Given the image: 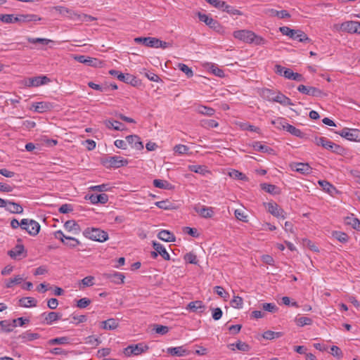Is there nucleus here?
I'll return each mask as SVG.
<instances>
[{
  "mask_svg": "<svg viewBox=\"0 0 360 360\" xmlns=\"http://www.w3.org/2000/svg\"><path fill=\"white\" fill-rule=\"evenodd\" d=\"M297 90L299 92L314 97H326L328 96V94L322 90H321L319 88L314 87V86H305L304 84H300L297 87Z\"/></svg>",
  "mask_w": 360,
  "mask_h": 360,
  "instance_id": "6",
  "label": "nucleus"
},
{
  "mask_svg": "<svg viewBox=\"0 0 360 360\" xmlns=\"http://www.w3.org/2000/svg\"><path fill=\"white\" fill-rule=\"evenodd\" d=\"M0 20L5 23L18 22V16L13 14H4L0 15Z\"/></svg>",
  "mask_w": 360,
  "mask_h": 360,
  "instance_id": "47",
  "label": "nucleus"
},
{
  "mask_svg": "<svg viewBox=\"0 0 360 360\" xmlns=\"http://www.w3.org/2000/svg\"><path fill=\"white\" fill-rule=\"evenodd\" d=\"M64 227L68 231H74L75 233L80 231L79 225L75 220H68L65 223Z\"/></svg>",
  "mask_w": 360,
  "mask_h": 360,
  "instance_id": "35",
  "label": "nucleus"
},
{
  "mask_svg": "<svg viewBox=\"0 0 360 360\" xmlns=\"http://www.w3.org/2000/svg\"><path fill=\"white\" fill-rule=\"evenodd\" d=\"M268 211L276 217L285 218V212L275 202H269L267 204Z\"/></svg>",
  "mask_w": 360,
  "mask_h": 360,
  "instance_id": "15",
  "label": "nucleus"
},
{
  "mask_svg": "<svg viewBox=\"0 0 360 360\" xmlns=\"http://www.w3.org/2000/svg\"><path fill=\"white\" fill-rule=\"evenodd\" d=\"M271 124L275 125L278 129H283L285 130V125L288 124V122L285 118L278 117L277 119L272 120Z\"/></svg>",
  "mask_w": 360,
  "mask_h": 360,
  "instance_id": "53",
  "label": "nucleus"
},
{
  "mask_svg": "<svg viewBox=\"0 0 360 360\" xmlns=\"http://www.w3.org/2000/svg\"><path fill=\"white\" fill-rule=\"evenodd\" d=\"M188 169L195 173L202 174H204L206 172H207L206 170V167L205 166L199 165H188Z\"/></svg>",
  "mask_w": 360,
  "mask_h": 360,
  "instance_id": "54",
  "label": "nucleus"
},
{
  "mask_svg": "<svg viewBox=\"0 0 360 360\" xmlns=\"http://www.w3.org/2000/svg\"><path fill=\"white\" fill-rule=\"evenodd\" d=\"M231 304L234 308L241 309L243 305V300L241 297L234 296L231 301Z\"/></svg>",
  "mask_w": 360,
  "mask_h": 360,
  "instance_id": "57",
  "label": "nucleus"
},
{
  "mask_svg": "<svg viewBox=\"0 0 360 360\" xmlns=\"http://www.w3.org/2000/svg\"><path fill=\"white\" fill-rule=\"evenodd\" d=\"M178 67L180 70L185 73L188 78L192 77L193 75V70L188 65L184 63H179Z\"/></svg>",
  "mask_w": 360,
  "mask_h": 360,
  "instance_id": "58",
  "label": "nucleus"
},
{
  "mask_svg": "<svg viewBox=\"0 0 360 360\" xmlns=\"http://www.w3.org/2000/svg\"><path fill=\"white\" fill-rule=\"evenodd\" d=\"M279 31L283 34L288 36L290 39L297 40L300 42H310L311 39L307 35L300 30H292L288 27H279Z\"/></svg>",
  "mask_w": 360,
  "mask_h": 360,
  "instance_id": "2",
  "label": "nucleus"
},
{
  "mask_svg": "<svg viewBox=\"0 0 360 360\" xmlns=\"http://www.w3.org/2000/svg\"><path fill=\"white\" fill-rule=\"evenodd\" d=\"M197 111L202 115H205L208 116H212L215 112V110L213 108L204 105L199 106L198 108Z\"/></svg>",
  "mask_w": 360,
  "mask_h": 360,
  "instance_id": "52",
  "label": "nucleus"
},
{
  "mask_svg": "<svg viewBox=\"0 0 360 360\" xmlns=\"http://www.w3.org/2000/svg\"><path fill=\"white\" fill-rule=\"evenodd\" d=\"M126 141L131 148L141 150L143 148V144L141 141L140 137L137 135H129L126 137Z\"/></svg>",
  "mask_w": 360,
  "mask_h": 360,
  "instance_id": "16",
  "label": "nucleus"
},
{
  "mask_svg": "<svg viewBox=\"0 0 360 360\" xmlns=\"http://www.w3.org/2000/svg\"><path fill=\"white\" fill-rule=\"evenodd\" d=\"M199 20L201 22H205L207 26L210 28L213 29L216 32L219 33H222L224 31L223 27L219 24V22L213 19L212 18L209 17L206 14L201 13L198 12L197 13Z\"/></svg>",
  "mask_w": 360,
  "mask_h": 360,
  "instance_id": "9",
  "label": "nucleus"
},
{
  "mask_svg": "<svg viewBox=\"0 0 360 360\" xmlns=\"http://www.w3.org/2000/svg\"><path fill=\"white\" fill-rule=\"evenodd\" d=\"M6 210L13 214H21L23 212L22 207L17 202L8 200Z\"/></svg>",
  "mask_w": 360,
  "mask_h": 360,
  "instance_id": "25",
  "label": "nucleus"
},
{
  "mask_svg": "<svg viewBox=\"0 0 360 360\" xmlns=\"http://www.w3.org/2000/svg\"><path fill=\"white\" fill-rule=\"evenodd\" d=\"M89 198L93 204H96L98 202L105 204L108 201V196L105 193L91 194Z\"/></svg>",
  "mask_w": 360,
  "mask_h": 360,
  "instance_id": "26",
  "label": "nucleus"
},
{
  "mask_svg": "<svg viewBox=\"0 0 360 360\" xmlns=\"http://www.w3.org/2000/svg\"><path fill=\"white\" fill-rule=\"evenodd\" d=\"M295 322L298 326H304L311 325L312 323V320L310 318L305 316H297L295 319Z\"/></svg>",
  "mask_w": 360,
  "mask_h": 360,
  "instance_id": "43",
  "label": "nucleus"
},
{
  "mask_svg": "<svg viewBox=\"0 0 360 360\" xmlns=\"http://www.w3.org/2000/svg\"><path fill=\"white\" fill-rule=\"evenodd\" d=\"M0 326L2 332L9 333L13 331V328L16 327V324L13 323V321H0Z\"/></svg>",
  "mask_w": 360,
  "mask_h": 360,
  "instance_id": "37",
  "label": "nucleus"
},
{
  "mask_svg": "<svg viewBox=\"0 0 360 360\" xmlns=\"http://www.w3.org/2000/svg\"><path fill=\"white\" fill-rule=\"evenodd\" d=\"M69 343H70V338L66 336L51 339L48 341V344L49 345H67Z\"/></svg>",
  "mask_w": 360,
  "mask_h": 360,
  "instance_id": "41",
  "label": "nucleus"
},
{
  "mask_svg": "<svg viewBox=\"0 0 360 360\" xmlns=\"http://www.w3.org/2000/svg\"><path fill=\"white\" fill-rule=\"evenodd\" d=\"M330 354L337 359H341L343 356L342 352L338 346H332L330 348Z\"/></svg>",
  "mask_w": 360,
  "mask_h": 360,
  "instance_id": "64",
  "label": "nucleus"
},
{
  "mask_svg": "<svg viewBox=\"0 0 360 360\" xmlns=\"http://www.w3.org/2000/svg\"><path fill=\"white\" fill-rule=\"evenodd\" d=\"M148 349V347L143 343H139L136 345H131L124 349V354L126 356L131 355H139Z\"/></svg>",
  "mask_w": 360,
  "mask_h": 360,
  "instance_id": "10",
  "label": "nucleus"
},
{
  "mask_svg": "<svg viewBox=\"0 0 360 360\" xmlns=\"http://www.w3.org/2000/svg\"><path fill=\"white\" fill-rule=\"evenodd\" d=\"M41 18L35 14H26L18 16V22H29L41 20Z\"/></svg>",
  "mask_w": 360,
  "mask_h": 360,
  "instance_id": "33",
  "label": "nucleus"
},
{
  "mask_svg": "<svg viewBox=\"0 0 360 360\" xmlns=\"http://www.w3.org/2000/svg\"><path fill=\"white\" fill-rule=\"evenodd\" d=\"M195 211L198 213L202 217L211 218L214 215L213 208L205 206L195 205L194 207Z\"/></svg>",
  "mask_w": 360,
  "mask_h": 360,
  "instance_id": "18",
  "label": "nucleus"
},
{
  "mask_svg": "<svg viewBox=\"0 0 360 360\" xmlns=\"http://www.w3.org/2000/svg\"><path fill=\"white\" fill-rule=\"evenodd\" d=\"M83 235L92 240L104 242L108 239V234L106 231L98 228H86L83 231Z\"/></svg>",
  "mask_w": 360,
  "mask_h": 360,
  "instance_id": "3",
  "label": "nucleus"
},
{
  "mask_svg": "<svg viewBox=\"0 0 360 360\" xmlns=\"http://www.w3.org/2000/svg\"><path fill=\"white\" fill-rule=\"evenodd\" d=\"M23 279L24 278L22 276L18 275V276H15L13 278L7 280V281H6V284H5L6 288H11L15 284H20L22 282Z\"/></svg>",
  "mask_w": 360,
  "mask_h": 360,
  "instance_id": "45",
  "label": "nucleus"
},
{
  "mask_svg": "<svg viewBox=\"0 0 360 360\" xmlns=\"http://www.w3.org/2000/svg\"><path fill=\"white\" fill-rule=\"evenodd\" d=\"M342 137L351 141L360 142V130L345 127L340 131L337 132Z\"/></svg>",
  "mask_w": 360,
  "mask_h": 360,
  "instance_id": "11",
  "label": "nucleus"
},
{
  "mask_svg": "<svg viewBox=\"0 0 360 360\" xmlns=\"http://www.w3.org/2000/svg\"><path fill=\"white\" fill-rule=\"evenodd\" d=\"M25 252V248L23 245L18 244L15 247L8 252V255L12 259H17Z\"/></svg>",
  "mask_w": 360,
  "mask_h": 360,
  "instance_id": "27",
  "label": "nucleus"
},
{
  "mask_svg": "<svg viewBox=\"0 0 360 360\" xmlns=\"http://www.w3.org/2000/svg\"><path fill=\"white\" fill-rule=\"evenodd\" d=\"M187 309L193 312L202 313L205 309V306L203 304L202 301L196 300L191 302L186 307Z\"/></svg>",
  "mask_w": 360,
  "mask_h": 360,
  "instance_id": "21",
  "label": "nucleus"
},
{
  "mask_svg": "<svg viewBox=\"0 0 360 360\" xmlns=\"http://www.w3.org/2000/svg\"><path fill=\"white\" fill-rule=\"evenodd\" d=\"M261 188L262 190L271 194L277 193L278 188L275 185L269 184H262Z\"/></svg>",
  "mask_w": 360,
  "mask_h": 360,
  "instance_id": "55",
  "label": "nucleus"
},
{
  "mask_svg": "<svg viewBox=\"0 0 360 360\" xmlns=\"http://www.w3.org/2000/svg\"><path fill=\"white\" fill-rule=\"evenodd\" d=\"M283 335L281 332H274L271 330L265 331L262 336L264 339L266 340H274L276 338H278Z\"/></svg>",
  "mask_w": 360,
  "mask_h": 360,
  "instance_id": "49",
  "label": "nucleus"
},
{
  "mask_svg": "<svg viewBox=\"0 0 360 360\" xmlns=\"http://www.w3.org/2000/svg\"><path fill=\"white\" fill-rule=\"evenodd\" d=\"M184 259L190 264H196L198 263L197 256L193 252L186 253L184 255Z\"/></svg>",
  "mask_w": 360,
  "mask_h": 360,
  "instance_id": "62",
  "label": "nucleus"
},
{
  "mask_svg": "<svg viewBox=\"0 0 360 360\" xmlns=\"http://www.w3.org/2000/svg\"><path fill=\"white\" fill-rule=\"evenodd\" d=\"M34 110L37 112H44L50 108V104L46 102H38L34 105Z\"/></svg>",
  "mask_w": 360,
  "mask_h": 360,
  "instance_id": "48",
  "label": "nucleus"
},
{
  "mask_svg": "<svg viewBox=\"0 0 360 360\" xmlns=\"http://www.w3.org/2000/svg\"><path fill=\"white\" fill-rule=\"evenodd\" d=\"M314 142L317 146H321L323 148L338 154H342L344 151L342 146L330 141L326 137H315Z\"/></svg>",
  "mask_w": 360,
  "mask_h": 360,
  "instance_id": "4",
  "label": "nucleus"
},
{
  "mask_svg": "<svg viewBox=\"0 0 360 360\" xmlns=\"http://www.w3.org/2000/svg\"><path fill=\"white\" fill-rule=\"evenodd\" d=\"M63 243L70 248H75L80 245V242L77 238L70 236L65 238V240Z\"/></svg>",
  "mask_w": 360,
  "mask_h": 360,
  "instance_id": "44",
  "label": "nucleus"
},
{
  "mask_svg": "<svg viewBox=\"0 0 360 360\" xmlns=\"http://www.w3.org/2000/svg\"><path fill=\"white\" fill-rule=\"evenodd\" d=\"M234 214L237 219L244 222L248 221V216L245 214L243 210L240 209L236 210Z\"/></svg>",
  "mask_w": 360,
  "mask_h": 360,
  "instance_id": "63",
  "label": "nucleus"
},
{
  "mask_svg": "<svg viewBox=\"0 0 360 360\" xmlns=\"http://www.w3.org/2000/svg\"><path fill=\"white\" fill-rule=\"evenodd\" d=\"M136 44H142L148 47L155 48V43H157V38L155 37H136L134 39Z\"/></svg>",
  "mask_w": 360,
  "mask_h": 360,
  "instance_id": "19",
  "label": "nucleus"
},
{
  "mask_svg": "<svg viewBox=\"0 0 360 360\" xmlns=\"http://www.w3.org/2000/svg\"><path fill=\"white\" fill-rule=\"evenodd\" d=\"M105 278L110 280L111 282L116 284H122L124 282L125 276L120 272H114L105 274Z\"/></svg>",
  "mask_w": 360,
  "mask_h": 360,
  "instance_id": "20",
  "label": "nucleus"
},
{
  "mask_svg": "<svg viewBox=\"0 0 360 360\" xmlns=\"http://www.w3.org/2000/svg\"><path fill=\"white\" fill-rule=\"evenodd\" d=\"M285 130L295 136L300 138L304 137V133L300 129L288 123L285 125Z\"/></svg>",
  "mask_w": 360,
  "mask_h": 360,
  "instance_id": "39",
  "label": "nucleus"
},
{
  "mask_svg": "<svg viewBox=\"0 0 360 360\" xmlns=\"http://www.w3.org/2000/svg\"><path fill=\"white\" fill-rule=\"evenodd\" d=\"M264 94L268 97L269 100H271L274 102L278 103L283 105H292L293 103L291 100L281 93H278L276 96H273L274 94L271 90L266 89L264 91Z\"/></svg>",
  "mask_w": 360,
  "mask_h": 360,
  "instance_id": "8",
  "label": "nucleus"
},
{
  "mask_svg": "<svg viewBox=\"0 0 360 360\" xmlns=\"http://www.w3.org/2000/svg\"><path fill=\"white\" fill-rule=\"evenodd\" d=\"M153 185L154 186L159 188H163V189H171L172 185L165 180H161V179H155L153 180Z\"/></svg>",
  "mask_w": 360,
  "mask_h": 360,
  "instance_id": "46",
  "label": "nucleus"
},
{
  "mask_svg": "<svg viewBox=\"0 0 360 360\" xmlns=\"http://www.w3.org/2000/svg\"><path fill=\"white\" fill-rule=\"evenodd\" d=\"M52 9L58 11L61 15L68 16L70 18H73L74 16L77 15V14L71 9H69L67 7L57 6L52 8Z\"/></svg>",
  "mask_w": 360,
  "mask_h": 360,
  "instance_id": "28",
  "label": "nucleus"
},
{
  "mask_svg": "<svg viewBox=\"0 0 360 360\" xmlns=\"http://www.w3.org/2000/svg\"><path fill=\"white\" fill-rule=\"evenodd\" d=\"M292 168L297 172L302 174H307L311 172V168L307 163H296Z\"/></svg>",
  "mask_w": 360,
  "mask_h": 360,
  "instance_id": "30",
  "label": "nucleus"
},
{
  "mask_svg": "<svg viewBox=\"0 0 360 360\" xmlns=\"http://www.w3.org/2000/svg\"><path fill=\"white\" fill-rule=\"evenodd\" d=\"M20 305L23 307H30L37 306V300L30 297H22L19 300Z\"/></svg>",
  "mask_w": 360,
  "mask_h": 360,
  "instance_id": "36",
  "label": "nucleus"
},
{
  "mask_svg": "<svg viewBox=\"0 0 360 360\" xmlns=\"http://www.w3.org/2000/svg\"><path fill=\"white\" fill-rule=\"evenodd\" d=\"M228 347L233 351H234L236 348L242 352H248L250 349L249 345L240 340H238L236 344L228 345Z\"/></svg>",
  "mask_w": 360,
  "mask_h": 360,
  "instance_id": "32",
  "label": "nucleus"
},
{
  "mask_svg": "<svg viewBox=\"0 0 360 360\" xmlns=\"http://www.w3.org/2000/svg\"><path fill=\"white\" fill-rule=\"evenodd\" d=\"M252 147L254 149L257 151L268 153V154H273L274 153V149L271 148L262 144L259 141H255L252 143Z\"/></svg>",
  "mask_w": 360,
  "mask_h": 360,
  "instance_id": "31",
  "label": "nucleus"
},
{
  "mask_svg": "<svg viewBox=\"0 0 360 360\" xmlns=\"http://www.w3.org/2000/svg\"><path fill=\"white\" fill-rule=\"evenodd\" d=\"M101 325L105 330H115L118 327L119 321L115 319H108L102 321Z\"/></svg>",
  "mask_w": 360,
  "mask_h": 360,
  "instance_id": "29",
  "label": "nucleus"
},
{
  "mask_svg": "<svg viewBox=\"0 0 360 360\" xmlns=\"http://www.w3.org/2000/svg\"><path fill=\"white\" fill-rule=\"evenodd\" d=\"M345 223L348 225H351L353 229L360 231V220L355 217H346L345 219Z\"/></svg>",
  "mask_w": 360,
  "mask_h": 360,
  "instance_id": "42",
  "label": "nucleus"
},
{
  "mask_svg": "<svg viewBox=\"0 0 360 360\" xmlns=\"http://www.w3.org/2000/svg\"><path fill=\"white\" fill-rule=\"evenodd\" d=\"M158 238L165 242H175L176 237L173 233L167 230H162L158 234Z\"/></svg>",
  "mask_w": 360,
  "mask_h": 360,
  "instance_id": "24",
  "label": "nucleus"
},
{
  "mask_svg": "<svg viewBox=\"0 0 360 360\" xmlns=\"http://www.w3.org/2000/svg\"><path fill=\"white\" fill-rule=\"evenodd\" d=\"M50 82V79L46 76H37L34 77H30L25 80V85L30 86H39L43 84H46Z\"/></svg>",
  "mask_w": 360,
  "mask_h": 360,
  "instance_id": "14",
  "label": "nucleus"
},
{
  "mask_svg": "<svg viewBox=\"0 0 360 360\" xmlns=\"http://www.w3.org/2000/svg\"><path fill=\"white\" fill-rule=\"evenodd\" d=\"M129 161L127 159L122 158L120 156H110L107 157L103 160V164L106 167L119 168L125 166L128 164Z\"/></svg>",
  "mask_w": 360,
  "mask_h": 360,
  "instance_id": "7",
  "label": "nucleus"
},
{
  "mask_svg": "<svg viewBox=\"0 0 360 360\" xmlns=\"http://www.w3.org/2000/svg\"><path fill=\"white\" fill-rule=\"evenodd\" d=\"M339 30L349 34H360V22L349 20L340 25Z\"/></svg>",
  "mask_w": 360,
  "mask_h": 360,
  "instance_id": "12",
  "label": "nucleus"
},
{
  "mask_svg": "<svg viewBox=\"0 0 360 360\" xmlns=\"http://www.w3.org/2000/svg\"><path fill=\"white\" fill-rule=\"evenodd\" d=\"M153 248H154L155 250L158 252V255H160L164 259H170L169 254L167 252L166 249L162 244L153 241Z\"/></svg>",
  "mask_w": 360,
  "mask_h": 360,
  "instance_id": "22",
  "label": "nucleus"
},
{
  "mask_svg": "<svg viewBox=\"0 0 360 360\" xmlns=\"http://www.w3.org/2000/svg\"><path fill=\"white\" fill-rule=\"evenodd\" d=\"M200 124L202 127L207 129L215 128L219 126L218 122L214 120L205 119L201 120Z\"/></svg>",
  "mask_w": 360,
  "mask_h": 360,
  "instance_id": "51",
  "label": "nucleus"
},
{
  "mask_svg": "<svg viewBox=\"0 0 360 360\" xmlns=\"http://www.w3.org/2000/svg\"><path fill=\"white\" fill-rule=\"evenodd\" d=\"M155 205L163 210H170L172 207V203L168 200L155 202Z\"/></svg>",
  "mask_w": 360,
  "mask_h": 360,
  "instance_id": "60",
  "label": "nucleus"
},
{
  "mask_svg": "<svg viewBox=\"0 0 360 360\" xmlns=\"http://www.w3.org/2000/svg\"><path fill=\"white\" fill-rule=\"evenodd\" d=\"M110 75L116 77L120 81L127 84H130L133 86H136L138 83V80L136 77L130 74H123L115 70H110L109 71Z\"/></svg>",
  "mask_w": 360,
  "mask_h": 360,
  "instance_id": "13",
  "label": "nucleus"
},
{
  "mask_svg": "<svg viewBox=\"0 0 360 360\" xmlns=\"http://www.w3.org/2000/svg\"><path fill=\"white\" fill-rule=\"evenodd\" d=\"M318 183L323 191H325L331 195H333L334 194L338 192L336 188L327 181L319 180Z\"/></svg>",
  "mask_w": 360,
  "mask_h": 360,
  "instance_id": "23",
  "label": "nucleus"
},
{
  "mask_svg": "<svg viewBox=\"0 0 360 360\" xmlns=\"http://www.w3.org/2000/svg\"><path fill=\"white\" fill-rule=\"evenodd\" d=\"M105 125L108 129H113L117 131H122L124 129V125L122 123L116 121V120H105Z\"/></svg>",
  "mask_w": 360,
  "mask_h": 360,
  "instance_id": "34",
  "label": "nucleus"
},
{
  "mask_svg": "<svg viewBox=\"0 0 360 360\" xmlns=\"http://www.w3.org/2000/svg\"><path fill=\"white\" fill-rule=\"evenodd\" d=\"M233 37L243 42L254 44L255 45H264L266 40L261 36L256 34L254 32L248 30H240L233 32Z\"/></svg>",
  "mask_w": 360,
  "mask_h": 360,
  "instance_id": "1",
  "label": "nucleus"
},
{
  "mask_svg": "<svg viewBox=\"0 0 360 360\" xmlns=\"http://www.w3.org/2000/svg\"><path fill=\"white\" fill-rule=\"evenodd\" d=\"M21 229L25 230L30 236H35L39 233L41 226L34 219H22Z\"/></svg>",
  "mask_w": 360,
  "mask_h": 360,
  "instance_id": "5",
  "label": "nucleus"
},
{
  "mask_svg": "<svg viewBox=\"0 0 360 360\" xmlns=\"http://www.w3.org/2000/svg\"><path fill=\"white\" fill-rule=\"evenodd\" d=\"M167 352L172 356H183L187 352L183 347H169L167 349Z\"/></svg>",
  "mask_w": 360,
  "mask_h": 360,
  "instance_id": "38",
  "label": "nucleus"
},
{
  "mask_svg": "<svg viewBox=\"0 0 360 360\" xmlns=\"http://www.w3.org/2000/svg\"><path fill=\"white\" fill-rule=\"evenodd\" d=\"M262 308L263 310L271 313H276L278 310V307L274 303H264L262 304Z\"/></svg>",
  "mask_w": 360,
  "mask_h": 360,
  "instance_id": "56",
  "label": "nucleus"
},
{
  "mask_svg": "<svg viewBox=\"0 0 360 360\" xmlns=\"http://www.w3.org/2000/svg\"><path fill=\"white\" fill-rule=\"evenodd\" d=\"M41 316L44 317L43 322L44 323L47 325H51L53 322L60 320L62 314L57 312L51 311L47 314L43 313Z\"/></svg>",
  "mask_w": 360,
  "mask_h": 360,
  "instance_id": "17",
  "label": "nucleus"
},
{
  "mask_svg": "<svg viewBox=\"0 0 360 360\" xmlns=\"http://www.w3.org/2000/svg\"><path fill=\"white\" fill-rule=\"evenodd\" d=\"M333 236L342 243H347L349 240V236L345 233L341 231H334Z\"/></svg>",
  "mask_w": 360,
  "mask_h": 360,
  "instance_id": "50",
  "label": "nucleus"
},
{
  "mask_svg": "<svg viewBox=\"0 0 360 360\" xmlns=\"http://www.w3.org/2000/svg\"><path fill=\"white\" fill-rule=\"evenodd\" d=\"M268 13L271 16H277L279 18H285L290 17V13L285 10H282V11H278L271 8L268 11Z\"/></svg>",
  "mask_w": 360,
  "mask_h": 360,
  "instance_id": "40",
  "label": "nucleus"
},
{
  "mask_svg": "<svg viewBox=\"0 0 360 360\" xmlns=\"http://www.w3.org/2000/svg\"><path fill=\"white\" fill-rule=\"evenodd\" d=\"M189 150V148L187 146L178 144L174 147V151L179 155L186 154Z\"/></svg>",
  "mask_w": 360,
  "mask_h": 360,
  "instance_id": "59",
  "label": "nucleus"
},
{
  "mask_svg": "<svg viewBox=\"0 0 360 360\" xmlns=\"http://www.w3.org/2000/svg\"><path fill=\"white\" fill-rule=\"evenodd\" d=\"M91 301L90 299L84 297L77 302V307L79 309H84L91 304Z\"/></svg>",
  "mask_w": 360,
  "mask_h": 360,
  "instance_id": "61",
  "label": "nucleus"
}]
</instances>
